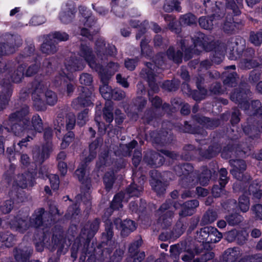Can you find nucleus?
<instances>
[{
	"label": "nucleus",
	"mask_w": 262,
	"mask_h": 262,
	"mask_svg": "<svg viewBox=\"0 0 262 262\" xmlns=\"http://www.w3.org/2000/svg\"><path fill=\"white\" fill-rule=\"evenodd\" d=\"M29 113L27 106H24L20 111L12 114L7 121V125L16 136L26 135L27 139H24L18 143L21 147L26 146V143L32 139L36 133H40L43 129V124L40 117L38 115H34L31 121L27 119V115Z\"/></svg>",
	"instance_id": "nucleus-1"
},
{
	"label": "nucleus",
	"mask_w": 262,
	"mask_h": 262,
	"mask_svg": "<svg viewBox=\"0 0 262 262\" xmlns=\"http://www.w3.org/2000/svg\"><path fill=\"white\" fill-rule=\"evenodd\" d=\"M92 104L91 96H85L82 94L80 97L74 100L72 102V106L76 109L79 107V106H90Z\"/></svg>",
	"instance_id": "nucleus-28"
},
{
	"label": "nucleus",
	"mask_w": 262,
	"mask_h": 262,
	"mask_svg": "<svg viewBox=\"0 0 262 262\" xmlns=\"http://www.w3.org/2000/svg\"><path fill=\"white\" fill-rule=\"evenodd\" d=\"M177 173L179 176H183L181 181L183 187L191 188L198 182V179L195 174L192 173L193 167L190 164H185L181 166H177L176 168Z\"/></svg>",
	"instance_id": "nucleus-6"
},
{
	"label": "nucleus",
	"mask_w": 262,
	"mask_h": 262,
	"mask_svg": "<svg viewBox=\"0 0 262 262\" xmlns=\"http://www.w3.org/2000/svg\"><path fill=\"white\" fill-rule=\"evenodd\" d=\"M163 9L167 12H170L174 10L179 11L180 4L177 0H166Z\"/></svg>",
	"instance_id": "nucleus-31"
},
{
	"label": "nucleus",
	"mask_w": 262,
	"mask_h": 262,
	"mask_svg": "<svg viewBox=\"0 0 262 262\" xmlns=\"http://www.w3.org/2000/svg\"><path fill=\"white\" fill-rule=\"evenodd\" d=\"M34 185V178L32 174L27 173L22 174H19L15 178L13 186L12 191L13 193L17 192V196H22V194L18 192V188L21 189L27 188L28 187H32Z\"/></svg>",
	"instance_id": "nucleus-8"
},
{
	"label": "nucleus",
	"mask_w": 262,
	"mask_h": 262,
	"mask_svg": "<svg viewBox=\"0 0 262 262\" xmlns=\"http://www.w3.org/2000/svg\"><path fill=\"white\" fill-rule=\"evenodd\" d=\"M88 110L85 109L80 113L77 117V124L80 126L83 125L88 118Z\"/></svg>",
	"instance_id": "nucleus-49"
},
{
	"label": "nucleus",
	"mask_w": 262,
	"mask_h": 262,
	"mask_svg": "<svg viewBox=\"0 0 262 262\" xmlns=\"http://www.w3.org/2000/svg\"><path fill=\"white\" fill-rule=\"evenodd\" d=\"M251 210L256 219L262 220V204H257L255 205L252 207Z\"/></svg>",
	"instance_id": "nucleus-48"
},
{
	"label": "nucleus",
	"mask_w": 262,
	"mask_h": 262,
	"mask_svg": "<svg viewBox=\"0 0 262 262\" xmlns=\"http://www.w3.org/2000/svg\"><path fill=\"white\" fill-rule=\"evenodd\" d=\"M142 189V184L139 186L135 183L131 184L125 193L120 192L114 196L111 203V208L108 209V210L112 212V209H118L122 207V201H127L129 196H139Z\"/></svg>",
	"instance_id": "nucleus-5"
},
{
	"label": "nucleus",
	"mask_w": 262,
	"mask_h": 262,
	"mask_svg": "<svg viewBox=\"0 0 262 262\" xmlns=\"http://www.w3.org/2000/svg\"><path fill=\"white\" fill-rule=\"evenodd\" d=\"M163 57L161 56V58H159L157 59L155 61V64L151 63H147L146 67L147 68V72L146 73L147 78L148 80L149 85L151 89L154 92H157L158 91V85L155 81V71H157L158 65H161V62L163 61Z\"/></svg>",
	"instance_id": "nucleus-16"
},
{
	"label": "nucleus",
	"mask_w": 262,
	"mask_h": 262,
	"mask_svg": "<svg viewBox=\"0 0 262 262\" xmlns=\"http://www.w3.org/2000/svg\"><path fill=\"white\" fill-rule=\"evenodd\" d=\"M209 236H215V242H219L222 238V233L216 228L211 226L205 227L197 232V238L200 242L209 241Z\"/></svg>",
	"instance_id": "nucleus-15"
},
{
	"label": "nucleus",
	"mask_w": 262,
	"mask_h": 262,
	"mask_svg": "<svg viewBox=\"0 0 262 262\" xmlns=\"http://www.w3.org/2000/svg\"><path fill=\"white\" fill-rule=\"evenodd\" d=\"M43 213L44 210L42 208L39 209L32 215L28 223L27 222L28 212L19 211L16 216H14L9 221V224L13 230L23 233L30 226L38 228L43 225L42 217Z\"/></svg>",
	"instance_id": "nucleus-3"
},
{
	"label": "nucleus",
	"mask_w": 262,
	"mask_h": 262,
	"mask_svg": "<svg viewBox=\"0 0 262 262\" xmlns=\"http://www.w3.org/2000/svg\"><path fill=\"white\" fill-rule=\"evenodd\" d=\"M114 224L117 228L121 230V235L124 236L128 235L136 228L135 223L130 220L122 222L120 219H118L114 221Z\"/></svg>",
	"instance_id": "nucleus-20"
},
{
	"label": "nucleus",
	"mask_w": 262,
	"mask_h": 262,
	"mask_svg": "<svg viewBox=\"0 0 262 262\" xmlns=\"http://www.w3.org/2000/svg\"><path fill=\"white\" fill-rule=\"evenodd\" d=\"M197 86L199 89V92H196V93L195 94L193 97L194 99L196 101H199L204 98V96L206 94L207 91L205 89L201 88L198 83V82H197Z\"/></svg>",
	"instance_id": "nucleus-55"
},
{
	"label": "nucleus",
	"mask_w": 262,
	"mask_h": 262,
	"mask_svg": "<svg viewBox=\"0 0 262 262\" xmlns=\"http://www.w3.org/2000/svg\"><path fill=\"white\" fill-rule=\"evenodd\" d=\"M196 18L191 13H187L180 17V23L183 25H191L196 23Z\"/></svg>",
	"instance_id": "nucleus-34"
},
{
	"label": "nucleus",
	"mask_w": 262,
	"mask_h": 262,
	"mask_svg": "<svg viewBox=\"0 0 262 262\" xmlns=\"http://www.w3.org/2000/svg\"><path fill=\"white\" fill-rule=\"evenodd\" d=\"M150 184L152 188L157 192L158 194L163 193L165 190V186L161 181L152 179L150 181Z\"/></svg>",
	"instance_id": "nucleus-38"
},
{
	"label": "nucleus",
	"mask_w": 262,
	"mask_h": 262,
	"mask_svg": "<svg viewBox=\"0 0 262 262\" xmlns=\"http://www.w3.org/2000/svg\"><path fill=\"white\" fill-rule=\"evenodd\" d=\"M147 41L142 40L141 42V48L142 55H145L146 56H149V54L151 52L149 47L147 46Z\"/></svg>",
	"instance_id": "nucleus-58"
},
{
	"label": "nucleus",
	"mask_w": 262,
	"mask_h": 262,
	"mask_svg": "<svg viewBox=\"0 0 262 262\" xmlns=\"http://www.w3.org/2000/svg\"><path fill=\"white\" fill-rule=\"evenodd\" d=\"M125 93L121 90H115L112 92L111 98L114 99L120 100L124 98Z\"/></svg>",
	"instance_id": "nucleus-62"
},
{
	"label": "nucleus",
	"mask_w": 262,
	"mask_h": 262,
	"mask_svg": "<svg viewBox=\"0 0 262 262\" xmlns=\"http://www.w3.org/2000/svg\"><path fill=\"white\" fill-rule=\"evenodd\" d=\"M111 102H107L103 110L104 117L107 122H111L113 120L112 107Z\"/></svg>",
	"instance_id": "nucleus-40"
},
{
	"label": "nucleus",
	"mask_w": 262,
	"mask_h": 262,
	"mask_svg": "<svg viewBox=\"0 0 262 262\" xmlns=\"http://www.w3.org/2000/svg\"><path fill=\"white\" fill-rule=\"evenodd\" d=\"M114 181V176L112 173H107L105 174L104 177V183L107 189H110L111 188Z\"/></svg>",
	"instance_id": "nucleus-52"
},
{
	"label": "nucleus",
	"mask_w": 262,
	"mask_h": 262,
	"mask_svg": "<svg viewBox=\"0 0 262 262\" xmlns=\"http://www.w3.org/2000/svg\"><path fill=\"white\" fill-rule=\"evenodd\" d=\"M87 48H83L80 51V56L83 60L73 58L68 61L66 63V69L67 71L73 72L76 71H80L83 69L85 66V62H86L90 68L97 72L100 76L102 85L100 87V92L102 96L105 99H110L111 98L112 89L107 85V81L109 79V76H105L101 73V68H97L95 63L92 62L86 55L84 54V52Z\"/></svg>",
	"instance_id": "nucleus-2"
},
{
	"label": "nucleus",
	"mask_w": 262,
	"mask_h": 262,
	"mask_svg": "<svg viewBox=\"0 0 262 262\" xmlns=\"http://www.w3.org/2000/svg\"><path fill=\"white\" fill-rule=\"evenodd\" d=\"M231 164L234 168L231 170L232 174L237 180H241L243 176L242 172L246 168L244 161L236 160L231 161Z\"/></svg>",
	"instance_id": "nucleus-24"
},
{
	"label": "nucleus",
	"mask_w": 262,
	"mask_h": 262,
	"mask_svg": "<svg viewBox=\"0 0 262 262\" xmlns=\"http://www.w3.org/2000/svg\"><path fill=\"white\" fill-rule=\"evenodd\" d=\"M44 95L47 103L49 105H53L57 102V97L55 93L47 90V87H45L42 83H39L32 93V98L35 102V105L42 100Z\"/></svg>",
	"instance_id": "nucleus-7"
},
{
	"label": "nucleus",
	"mask_w": 262,
	"mask_h": 262,
	"mask_svg": "<svg viewBox=\"0 0 262 262\" xmlns=\"http://www.w3.org/2000/svg\"><path fill=\"white\" fill-rule=\"evenodd\" d=\"M217 218L216 214L215 212L208 211L203 216L201 221V224L206 225L213 222Z\"/></svg>",
	"instance_id": "nucleus-36"
},
{
	"label": "nucleus",
	"mask_w": 262,
	"mask_h": 262,
	"mask_svg": "<svg viewBox=\"0 0 262 262\" xmlns=\"http://www.w3.org/2000/svg\"><path fill=\"white\" fill-rule=\"evenodd\" d=\"M74 11L75 8L72 3L62 5L59 14L61 21L65 24L71 22L74 17Z\"/></svg>",
	"instance_id": "nucleus-21"
},
{
	"label": "nucleus",
	"mask_w": 262,
	"mask_h": 262,
	"mask_svg": "<svg viewBox=\"0 0 262 262\" xmlns=\"http://www.w3.org/2000/svg\"><path fill=\"white\" fill-rule=\"evenodd\" d=\"M258 66V63L251 59H245L240 63V66L244 69H251Z\"/></svg>",
	"instance_id": "nucleus-51"
},
{
	"label": "nucleus",
	"mask_w": 262,
	"mask_h": 262,
	"mask_svg": "<svg viewBox=\"0 0 262 262\" xmlns=\"http://www.w3.org/2000/svg\"><path fill=\"white\" fill-rule=\"evenodd\" d=\"M79 81L82 84L90 85L92 83L93 79L91 75L88 73H83L80 76Z\"/></svg>",
	"instance_id": "nucleus-53"
},
{
	"label": "nucleus",
	"mask_w": 262,
	"mask_h": 262,
	"mask_svg": "<svg viewBox=\"0 0 262 262\" xmlns=\"http://www.w3.org/2000/svg\"><path fill=\"white\" fill-rule=\"evenodd\" d=\"M259 100H255L251 102L250 105L248 106V110H251L253 112L254 115H262V106Z\"/></svg>",
	"instance_id": "nucleus-39"
},
{
	"label": "nucleus",
	"mask_w": 262,
	"mask_h": 262,
	"mask_svg": "<svg viewBox=\"0 0 262 262\" xmlns=\"http://www.w3.org/2000/svg\"><path fill=\"white\" fill-rule=\"evenodd\" d=\"M235 73H232L230 74L224 80V83L225 84H228L231 86H233L235 82Z\"/></svg>",
	"instance_id": "nucleus-60"
},
{
	"label": "nucleus",
	"mask_w": 262,
	"mask_h": 262,
	"mask_svg": "<svg viewBox=\"0 0 262 262\" xmlns=\"http://www.w3.org/2000/svg\"><path fill=\"white\" fill-rule=\"evenodd\" d=\"M39 177L45 179V177L49 179L51 187L54 190H56L59 187V181L58 177L56 174L48 175L45 168H41L39 172Z\"/></svg>",
	"instance_id": "nucleus-27"
},
{
	"label": "nucleus",
	"mask_w": 262,
	"mask_h": 262,
	"mask_svg": "<svg viewBox=\"0 0 262 262\" xmlns=\"http://www.w3.org/2000/svg\"><path fill=\"white\" fill-rule=\"evenodd\" d=\"M239 207L242 211L245 212L249 210V199L243 195L239 199Z\"/></svg>",
	"instance_id": "nucleus-42"
},
{
	"label": "nucleus",
	"mask_w": 262,
	"mask_h": 262,
	"mask_svg": "<svg viewBox=\"0 0 262 262\" xmlns=\"http://www.w3.org/2000/svg\"><path fill=\"white\" fill-rule=\"evenodd\" d=\"M79 12L83 17V21H84V25L85 26V28L81 30V35L91 39V34L90 33L93 34L97 32L95 29L93 30L92 28L95 24L94 19L93 17L89 15L88 12L86 11V8L84 7L81 6L79 8Z\"/></svg>",
	"instance_id": "nucleus-12"
},
{
	"label": "nucleus",
	"mask_w": 262,
	"mask_h": 262,
	"mask_svg": "<svg viewBox=\"0 0 262 262\" xmlns=\"http://www.w3.org/2000/svg\"><path fill=\"white\" fill-rule=\"evenodd\" d=\"M46 19L43 16H35L31 19V23L32 25L38 26L43 24Z\"/></svg>",
	"instance_id": "nucleus-56"
},
{
	"label": "nucleus",
	"mask_w": 262,
	"mask_h": 262,
	"mask_svg": "<svg viewBox=\"0 0 262 262\" xmlns=\"http://www.w3.org/2000/svg\"><path fill=\"white\" fill-rule=\"evenodd\" d=\"M216 9L215 10V14L209 18L206 17H201L200 18L199 22L200 26L206 30H211L213 28L214 24L213 21L215 24H221L222 21L220 19L221 15H223V12H221V8L215 5Z\"/></svg>",
	"instance_id": "nucleus-14"
},
{
	"label": "nucleus",
	"mask_w": 262,
	"mask_h": 262,
	"mask_svg": "<svg viewBox=\"0 0 262 262\" xmlns=\"http://www.w3.org/2000/svg\"><path fill=\"white\" fill-rule=\"evenodd\" d=\"M199 206V202L193 200L188 201L183 204L179 203H175L173 207L175 209L181 208V210L179 212L181 216L191 215L194 213V209Z\"/></svg>",
	"instance_id": "nucleus-18"
},
{
	"label": "nucleus",
	"mask_w": 262,
	"mask_h": 262,
	"mask_svg": "<svg viewBox=\"0 0 262 262\" xmlns=\"http://www.w3.org/2000/svg\"><path fill=\"white\" fill-rule=\"evenodd\" d=\"M74 135L73 132H69L63 137L62 141L61 143L62 148H66L69 144L72 142L74 139Z\"/></svg>",
	"instance_id": "nucleus-47"
},
{
	"label": "nucleus",
	"mask_w": 262,
	"mask_h": 262,
	"mask_svg": "<svg viewBox=\"0 0 262 262\" xmlns=\"http://www.w3.org/2000/svg\"><path fill=\"white\" fill-rule=\"evenodd\" d=\"M98 144V141H95L90 145V155L84 159V163H81L75 172V175L79 180L83 183V180L85 174L86 163L93 160L96 155V149Z\"/></svg>",
	"instance_id": "nucleus-13"
},
{
	"label": "nucleus",
	"mask_w": 262,
	"mask_h": 262,
	"mask_svg": "<svg viewBox=\"0 0 262 262\" xmlns=\"http://www.w3.org/2000/svg\"><path fill=\"white\" fill-rule=\"evenodd\" d=\"M105 45L103 39L102 38H98L96 42V49L97 52L100 53L101 51H103L105 48Z\"/></svg>",
	"instance_id": "nucleus-63"
},
{
	"label": "nucleus",
	"mask_w": 262,
	"mask_h": 262,
	"mask_svg": "<svg viewBox=\"0 0 262 262\" xmlns=\"http://www.w3.org/2000/svg\"><path fill=\"white\" fill-rule=\"evenodd\" d=\"M144 161L149 165L160 166L164 163V159L160 154L150 151L146 154Z\"/></svg>",
	"instance_id": "nucleus-22"
},
{
	"label": "nucleus",
	"mask_w": 262,
	"mask_h": 262,
	"mask_svg": "<svg viewBox=\"0 0 262 262\" xmlns=\"http://www.w3.org/2000/svg\"><path fill=\"white\" fill-rule=\"evenodd\" d=\"M24 74V67L20 66L16 71H15L11 76V80L14 82H19L21 81Z\"/></svg>",
	"instance_id": "nucleus-45"
},
{
	"label": "nucleus",
	"mask_w": 262,
	"mask_h": 262,
	"mask_svg": "<svg viewBox=\"0 0 262 262\" xmlns=\"http://www.w3.org/2000/svg\"><path fill=\"white\" fill-rule=\"evenodd\" d=\"M41 50L47 54H54L57 51V47L52 41H49L42 43Z\"/></svg>",
	"instance_id": "nucleus-33"
},
{
	"label": "nucleus",
	"mask_w": 262,
	"mask_h": 262,
	"mask_svg": "<svg viewBox=\"0 0 262 262\" xmlns=\"http://www.w3.org/2000/svg\"><path fill=\"white\" fill-rule=\"evenodd\" d=\"M137 61L135 59H127L125 60V67L126 69L130 71H133L135 69L137 65Z\"/></svg>",
	"instance_id": "nucleus-57"
},
{
	"label": "nucleus",
	"mask_w": 262,
	"mask_h": 262,
	"mask_svg": "<svg viewBox=\"0 0 262 262\" xmlns=\"http://www.w3.org/2000/svg\"><path fill=\"white\" fill-rule=\"evenodd\" d=\"M194 48L195 49H192L191 47H187V42L186 40H183L181 42V48L183 51L185 53V60H187L191 57V56L189 55V53H195L199 54L200 52L203 50H206L209 51L210 50V48L208 47L210 45L208 44V42L207 40V38L205 35L200 32H197L192 37Z\"/></svg>",
	"instance_id": "nucleus-4"
},
{
	"label": "nucleus",
	"mask_w": 262,
	"mask_h": 262,
	"mask_svg": "<svg viewBox=\"0 0 262 262\" xmlns=\"http://www.w3.org/2000/svg\"><path fill=\"white\" fill-rule=\"evenodd\" d=\"M10 43L13 46L18 47L21 43V40L19 36L17 35L11 36ZM14 51V47H10L7 44H0V55L11 54Z\"/></svg>",
	"instance_id": "nucleus-23"
},
{
	"label": "nucleus",
	"mask_w": 262,
	"mask_h": 262,
	"mask_svg": "<svg viewBox=\"0 0 262 262\" xmlns=\"http://www.w3.org/2000/svg\"><path fill=\"white\" fill-rule=\"evenodd\" d=\"M194 257V253L191 250H188L182 255L181 258L185 262H189Z\"/></svg>",
	"instance_id": "nucleus-61"
},
{
	"label": "nucleus",
	"mask_w": 262,
	"mask_h": 262,
	"mask_svg": "<svg viewBox=\"0 0 262 262\" xmlns=\"http://www.w3.org/2000/svg\"><path fill=\"white\" fill-rule=\"evenodd\" d=\"M170 204V200L166 201L165 203L162 205L157 212L158 215L159 216V223L161 224L163 228L167 227L171 223L173 211L172 207L169 206Z\"/></svg>",
	"instance_id": "nucleus-11"
},
{
	"label": "nucleus",
	"mask_w": 262,
	"mask_h": 262,
	"mask_svg": "<svg viewBox=\"0 0 262 262\" xmlns=\"http://www.w3.org/2000/svg\"><path fill=\"white\" fill-rule=\"evenodd\" d=\"M99 221L96 219L91 223L88 224L82 230V233L86 235V238L89 239L98 231L99 226Z\"/></svg>",
	"instance_id": "nucleus-26"
},
{
	"label": "nucleus",
	"mask_w": 262,
	"mask_h": 262,
	"mask_svg": "<svg viewBox=\"0 0 262 262\" xmlns=\"http://www.w3.org/2000/svg\"><path fill=\"white\" fill-rule=\"evenodd\" d=\"M83 48H87L84 52V54L86 55L93 62L95 63L97 68H101V73L103 74L104 76H109V78L111 76L113 75L116 72H117L119 68V66L118 63L115 62H110L107 65V71L103 69L102 66L100 64H98L96 63V61L95 59L93 54H92V50L89 48L88 46L86 45L82 44L81 46L80 50L79 51V55L80 56V51Z\"/></svg>",
	"instance_id": "nucleus-10"
},
{
	"label": "nucleus",
	"mask_w": 262,
	"mask_h": 262,
	"mask_svg": "<svg viewBox=\"0 0 262 262\" xmlns=\"http://www.w3.org/2000/svg\"><path fill=\"white\" fill-rule=\"evenodd\" d=\"M239 262H262V255L258 254L246 259H242Z\"/></svg>",
	"instance_id": "nucleus-59"
},
{
	"label": "nucleus",
	"mask_w": 262,
	"mask_h": 262,
	"mask_svg": "<svg viewBox=\"0 0 262 262\" xmlns=\"http://www.w3.org/2000/svg\"><path fill=\"white\" fill-rule=\"evenodd\" d=\"M52 135L51 129L50 128H46L44 132L43 137L45 140L47 141V145L43 147L41 154L37 150L33 151V158L36 162L38 164L42 163L49 156V154L52 150V146L49 141L51 139Z\"/></svg>",
	"instance_id": "nucleus-9"
},
{
	"label": "nucleus",
	"mask_w": 262,
	"mask_h": 262,
	"mask_svg": "<svg viewBox=\"0 0 262 262\" xmlns=\"http://www.w3.org/2000/svg\"><path fill=\"white\" fill-rule=\"evenodd\" d=\"M243 0H226L227 8L232 10L235 15L240 14L239 8L242 7Z\"/></svg>",
	"instance_id": "nucleus-30"
},
{
	"label": "nucleus",
	"mask_w": 262,
	"mask_h": 262,
	"mask_svg": "<svg viewBox=\"0 0 262 262\" xmlns=\"http://www.w3.org/2000/svg\"><path fill=\"white\" fill-rule=\"evenodd\" d=\"M220 185L222 187H224L228 181L227 178V171L226 169L225 168H222L220 171Z\"/></svg>",
	"instance_id": "nucleus-54"
},
{
	"label": "nucleus",
	"mask_w": 262,
	"mask_h": 262,
	"mask_svg": "<svg viewBox=\"0 0 262 262\" xmlns=\"http://www.w3.org/2000/svg\"><path fill=\"white\" fill-rule=\"evenodd\" d=\"M250 41L255 46H259L262 42V32L252 33L250 37Z\"/></svg>",
	"instance_id": "nucleus-46"
},
{
	"label": "nucleus",
	"mask_w": 262,
	"mask_h": 262,
	"mask_svg": "<svg viewBox=\"0 0 262 262\" xmlns=\"http://www.w3.org/2000/svg\"><path fill=\"white\" fill-rule=\"evenodd\" d=\"M228 19L229 20H227L224 23L222 27L223 29L228 33H231L235 32L238 29L239 25L238 24H235L233 21L231 17H229Z\"/></svg>",
	"instance_id": "nucleus-32"
},
{
	"label": "nucleus",
	"mask_w": 262,
	"mask_h": 262,
	"mask_svg": "<svg viewBox=\"0 0 262 262\" xmlns=\"http://www.w3.org/2000/svg\"><path fill=\"white\" fill-rule=\"evenodd\" d=\"M56 122L57 124L55 129L59 133H61L62 130L63 131L64 129V124H66V128L67 130L73 128L75 124V117L73 114L69 113L67 115L66 118L58 117Z\"/></svg>",
	"instance_id": "nucleus-19"
},
{
	"label": "nucleus",
	"mask_w": 262,
	"mask_h": 262,
	"mask_svg": "<svg viewBox=\"0 0 262 262\" xmlns=\"http://www.w3.org/2000/svg\"><path fill=\"white\" fill-rule=\"evenodd\" d=\"M167 57L173 60L177 63L181 62L182 57V53L180 51H178L177 53H174V49L172 47L169 48L167 52Z\"/></svg>",
	"instance_id": "nucleus-35"
},
{
	"label": "nucleus",
	"mask_w": 262,
	"mask_h": 262,
	"mask_svg": "<svg viewBox=\"0 0 262 262\" xmlns=\"http://www.w3.org/2000/svg\"><path fill=\"white\" fill-rule=\"evenodd\" d=\"M2 235L0 234V247H9L13 244L15 241L13 235L9 232H7L6 235H5L6 239H2Z\"/></svg>",
	"instance_id": "nucleus-37"
},
{
	"label": "nucleus",
	"mask_w": 262,
	"mask_h": 262,
	"mask_svg": "<svg viewBox=\"0 0 262 262\" xmlns=\"http://www.w3.org/2000/svg\"><path fill=\"white\" fill-rule=\"evenodd\" d=\"M17 192L13 193L11 191L9 193L10 200H7L0 203V214H6L9 213L14 207L15 204L19 203L24 201L22 196H17Z\"/></svg>",
	"instance_id": "nucleus-17"
},
{
	"label": "nucleus",
	"mask_w": 262,
	"mask_h": 262,
	"mask_svg": "<svg viewBox=\"0 0 262 262\" xmlns=\"http://www.w3.org/2000/svg\"><path fill=\"white\" fill-rule=\"evenodd\" d=\"M211 171L207 169H204L199 179L200 184L202 185L207 184L211 177Z\"/></svg>",
	"instance_id": "nucleus-43"
},
{
	"label": "nucleus",
	"mask_w": 262,
	"mask_h": 262,
	"mask_svg": "<svg viewBox=\"0 0 262 262\" xmlns=\"http://www.w3.org/2000/svg\"><path fill=\"white\" fill-rule=\"evenodd\" d=\"M32 252L31 249H27L26 251L16 249L15 253V258L17 262H28V260Z\"/></svg>",
	"instance_id": "nucleus-29"
},
{
	"label": "nucleus",
	"mask_w": 262,
	"mask_h": 262,
	"mask_svg": "<svg viewBox=\"0 0 262 262\" xmlns=\"http://www.w3.org/2000/svg\"><path fill=\"white\" fill-rule=\"evenodd\" d=\"M224 187H219L218 186H214L212 188V194L214 197H219L223 193Z\"/></svg>",
	"instance_id": "nucleus-64"
},
{
	"label": "nucleus",
	"mask_w": 262,
	"mask_h": 262,
	"mask_svg": "<svg viewBox=\"0 0 262 262\" xmlns=\"http://www.w3.org/2000/svg\"><path fill=\"white\" fill-rule=\"evenodd\" d=\"M249 192L250 194H252L254 197L257 199L260 198L262 195V191L259 189V186L257 183L249 186Z\"/></svg>",
	"instance_id": "nucleus-44"
},
{
	"label": "nucleus",
	"mask_w": 262,
	"mask_h": 262,
	"mask_svg": "<svg viewBox=\"0 0 262 262\" xmlns=\"http://www.w3.org/2000/svg\"><path fill=\"white\" fill-rule=\"evenodd\" d=\"M242 255L240 249L237 247L228 248L223 254V260L226 262H234Z\"/></svg>",
	"instance_id": "nucleus-25"
},
{
	"label": "nucleus",
	"mask_w": 262,
	"mask_h": 262,
	"mask_svg": "<svg viewBox=\"0 0 262 262\" xmlns=\"http://www.w3.org/2000/svg\"><path fill=\"white\" fill-rule=\"evenodd\" d=\"M226 219L229 225H235L243 220V217L238 214L235 213L227 216Z\"/></svg>",
	"instance_id": "nucleus-41"
},
{
	"label": "nucleus",
	"mask_w": 262,
	"mask_h": 262,
	"mask_svg": "<svg viewBox=\"0 0 262 262\" xmlns=\"http://www.w3.org/2000/svg\"><path fill=\"white\" fill-rule=\"evenodd\" d=\"M53 39L57 41H66L68 39L69 35L65 32H56L52 34Z\"/></svg>",
	"instance_id": "nucleus-50"
}]
</instances>
